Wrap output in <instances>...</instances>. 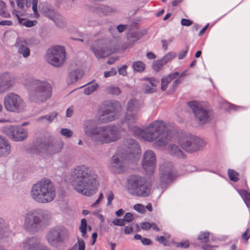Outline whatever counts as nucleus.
I'll list each match as a JSON object with an SVG mask.
<instances>
[{"mask_svg": "<svg viewBox=\"0 0 250 250\" xmlns=\"http://www.w3.org/2000/svg\"><path fill=\"white\" fill-rule=\"evenodd\" d=\"M126 108V112L123 123L127 125L129 130L135 136L149 142L158 139L154 144L157 147L164 146L168 143L171 132L164 121H154L144 129H141L134 125L139 119L141 108L140 102L135 99H131L128 102Z\"/></svg>", "mask_w": 250, "mask_h": 250, "instance_id": "nucleus-1", "label": "nucleus"}, {"mask_svg": "<svg viewBox=\"0 0 250 250\" xmlns=\"http://www.w3.org/2000/svg\"><path fill=\"white\" fill-rule=\"evenodd\" d=\"M72 185L78 193L90 196L98 188L97 175L94 170L86 165H80L73 169L71 174Z\"/></svg>", "mask_w": 250, "mask_h": 250, "instance_id": "nucleus-2", "label": "nucleus"}, {"mask_svg": "<svg viewBox=\"0 0 250 250\" xmlns=\"http://www.w3.org/2000/svg\"><path fill=\"white\" fill-rule=\"evenodd\" d=\"M83 128L85 134L97 145H103L114 142L120 138L119 127L113 125L97 126L95 120L84 121Z\"/></svg>", "mask_w": 250, "mask_h": 250, "instance_id": "nucleus-3", "label": "nucleus"}, {"mask_svg": "<svg viewBox=\"0 0 250 250\" xmlns=\"http://www.w3.org/2000/svg\"><path fill=\"white\" fill-rule=\"evenodd\" d=\"M51 218V213L47 210H32L25 215L23 229L30 234H35L46 227L48 221Z\"/></svg>", "mask_w": 250, "mask_h": 250, "instance_id": "nucleus-4", "label": "nucleus"}, {"mask_svg": "<svg viewBox=\"0 0 250 250\" xmlns=\"http://www.w3.org/2000/svg\"><path fill=\"white\" fill-rule=\"evenodd\" d=\"M56 195V188L47 178H43L35 184L31 190V196L37 203L46 204L52 202Z\"/></svg>", "mask_w": 250, "mask_h": 250, "instance_id": "nucleus-5", "label": "nucleus"}, {"mask_svg": "<svg viewBox=\"0 0 250 250\" xmlns=\"http://www.w3.org/2000/svg\"><path fill=\"white\" fill-rule=\"evenodd\" d=\"M129 146L126 147L124 158L119 154L115 155L112 157L110 167L115 173H121L125 169V160L135 161L138 159L141 154L139 144L134 140L130 139L128 140Z\"/></svg>", "mask_w": 250, "mask_h": 250, "instance_id": "nucleus-6", "label": "nucleus"}, {"mask_svg": "<svg viewBox=\"0 0 250 250\" xmlns=\"http://www.w3.org/2000/svg\"><path fill=\"white\" fill-rule=\"evenodd\" d=\"M52 87L45 80L35 79L30 82L28 98L30 102L42 103L46 102L52 95Z\"/></svg>", "mask_w": 250, "mask_h": 250, "instance_id": "nucleus-7", "label": "nucleus"}, {"mask_svg": "<svg viewBox=\"0 0 250 250\" xmlns=\"http://www.w3.org/2000/svg\"><path fill=\"white\" fill-rule=\"evenodd\" d=\"M150 184L144 177L134 174L128 178V191L132 195L147 197L150 194Z\"/></svg>", "mask_w": 250, "mask_h": 250, "instance_id": "nucleus-8", "label": "nucleus"}, {"mask_svg": "<svg viewBox=\"0 0 250 250\" xmlns=\"http://www.w3.org/2000/svg\"><path fill=\"white\" fill-rule=\"evenodd\" d=\"M122 112V106L115 100L104 103L99 113V119L102 123L112 122L118 119Z\"/></svg>", "mask_w": 250, "mask_h": 250, "instance_id": "nucleus-9", "label": "nucleus"}, {"mask_svg": "<svg viewBox=\"0 0 250 250\" xmlns=\"http://www.w3.org/2000/svg\"><path fill=\"white\" fill-rule=\"evenodd\" d=\"M68 237V230L62 226H56L50 229L45 236L48 243L56 248L67 240Z\"/></svg>", "mask_w": 250, "mask_h": 250, "instance_id": "nucleus-10", "label": "nucleus"}, {"mask_svg": "<svg viewBox=\"0 0 250 250\" xmlns=\"http://www.w3.org/2000/svg\"><path fill=\"white\" fill-rule=\"evenodd\" d=\"M178 142L184 150L190 153L198 151L205 146L202 139L190 134H186L180 138Z\"/></svg>", "mask_w": 250, "mask_h": 250, "instance_id": "nucleus-11", "label": "nucleus"}, {"mask_svg": "<svg viewBox=\"0 0 250 250\" xmlns=\"http://www.w3.org/2000/svg\"><path fill=\"white\" fill-rule=\"evenodd\" d=\"M4 104L7 111L13 112H21L24 110L25 107V103L21 97L13 92L6 95Z\"/></svg>", "mask_w": 250, "mask_h": 250, "instance_id": "nucleus-12", "label": "nucleus"}, {"mask_svg": "<svg viewBox=\"0 0 250 250\" xmlns=\"http://www.w3.org/2000/svg\"><path fill=\"white\" fill-rule=\"evenodd\" d=\"M46 59L51 65L59 67L62 65L65 59V52L64 47L56 46L48 50Z\"/></svg>", "mask_w": 250, "mask_h": 250, "instance_id": "nucleus-13", "label": "nucleus"}, {"mask_svg": "<svg viewBox=\"0 0 250 250\" xmlns=\"http://www.w3.org/2000/svg\"><path fill=\"white\" fill-rule=\"evenodd\" d=\"M176 172L172 163H165L160 167V181L162 188L166 187L176 177Z\"/></svg>", "mask_w": 250, "mask_h": 250, "instance_id": "nucleus-14", "label": "nucleus"}, {"mask_svg": "<svg viewBox=\"0 0 250 250\" xmlns=\"http://www.w3.org/2000/svg\"><path fill=\"white\" fill-rule=\"evenodd\" d=\"M188 104L191 108L195 118L199 121L200 124L203 125L211 120L212 117L211 111L199 106L198 103L195 101L189 102Z\"/></svg>", "mask_w": 250, "mask_h": 250, "instance_id": "nucleus-15", "label": "nucleus"}, {"mask_svg": "<svg viewBox=\"0 0 250 250\" xmlns=\"http://www.w3.org/2000/svg\"><path fill=\"white\" fill-rule=\"evenodd\" d=\"M2 131L7 137L14 141H22L28 136L27 131L20 126H6L3 127Z\"/></svg>", "mask_w": 250, "mask_h": 250, "instance_id": "nucleus-16", "label": "nucleus"}, {"mask_svg": "<svg viewBox=\"0 0 250 250\" xmlns=\"http://www.w3.org/2000/svg\"><path fill=\"white\" fill-rule=\"evenodd\" d=\"M20 246L22 250H50L34 236L27 237L22 241Z\"/></svg>", "mask_w": 250, "mask_h": 250, "instance_id": "nucleus-17", "label": "nucleus"}, {"mask_svg": "<svg viewBox=\"0 0 250 250\" xmlns=\"http://www.w3.org/2000/svg\"><path fill=\"white\" fill-rule=\"evenodd\" d=\"M156 159L152 150H147L143 154L142 167L148 174L153 173L156 166Z\"/></svg>", "mask_w": 250, "mask_h": 250, "instance_id": "nucleus-18", "label": "nucleus"}, {"mask_svg": "<svg viewBox=\"0 0 250 250\" xmlns=\"http://www.w3.org/2000/svg\"><path fill=\"white\" fill-rule=\"evenodd\" d=\"M15 83L14 77L8 73L0 75V94L9 90Z\"/></svg>", "mask_w": 250, "mask_h": 250, "instance_id": "nucleus-19", "label": "nucleus"}, {"mask_svg": "<svg viewBox=\"0 0 250 250\" xmlns=\"http://www.w3.org/2000/svg\"><path fill=\"white\" fill-rule=\"evenodd\" d=\"M101 41H96L90 45L92 51L94 53L97 58H104L110 55L112 51L107 47H102L101 45Z\"/></svg>", "mask_w": 250, "mask_h": 250, "instance_id": "nucleus-20", "label": "nucleus"}, {"mask_svg": "<svg viewBox=\"0 0 250 250\" xmlns=\"http://www.w3.org/2000/svg\"><path fill=\"white\" fill-rule=\"evenodd\" d=\"M28 41L23 38H17L15 43L18 53L24 58H27L30 55V50L28 46Z\"/></svg>", "mask_w": 250, "mask_h": 250, "instance_id": "nucleus-21", "label": "nucleus"}, {"mask_svg": "<svg viewBox=\"0 0 250 250\" xmlns=\"http://www.w3.org/2000/svg\"><path fill=\"white\" fill-rule=\"evenodd\" d=\"M47 141L37 140L34 142L28 151L30 153L35 155L46 154Z\"/></svg>", "mask_w": 250, "mask_h": 250, "instance_id": "nucleus-22", "label": "nucleus"}, {"mask_svg": "<svg viewBox=\"0 0 250 250\" xmlns=\"http://www.w3.org/2000/svg\"><path fill=\"white\" fill-rule=\"evenodd\" d=\"M47 156H53L61 152L63 148V143L61 141H47Z\"/></svg>", "mask_w": 250, "mask_h": 250, "instance_id": "nucleus-23", "label": "nucleus"}, {"mask_svg": "<svg viewBox=\"0 0 250 250\" xmlns=\"http://www.w3.org/2000/svg\"><path fill=\"white\" fill-rule=\"evenodd\" d=\"M209 232H201L198 236L197 244L204 250H214V246H210L209 243Z\"/></svg>", "mask_w": 250, "mask_h": 250, "instance_id": "nucleus-24", "label": "nucleus"}, {"mask_svg": "<svg viewBox=\"0 0 250 250\" xmlns=\"http://www.w3.org/2000/svg\"><path fill=\"white\" fill-rule=\"evenodd\" d=\"M95 12L101 17L108 16L117 12L116 9L110 6L100 5L95 7Z\"/></svg>", "mask_w": 250, "mask_h": 250, "instance_id": "nucleus-25", "label": "nucleus"}, {"mask_svg": "<svg viewBox=\"0 0 250 250\" xmlns=\"http://www.w3.org/2000/svg\"><path fill=\"white\" fill-rule=\"evenodd\" d=\"M167 151L169 155L177 158L184 159L185 158L184 152L178 146L175 144H169L167 148Z\"/></svg>", "mask_w": 250, "mask_h": 250, "instance_id": "nucleus-26", "label": "nucleus"}, {"mask_svg": "<svg viewBox=\"0 0 250 250\" xmlns=\"http://www.w3.org/2000/svg\"><path fill=\"white\" fill-rule=\"evenodd\" d=\"M11 152V146L8 141L0 136V157L9 155Z\"/></svg>", "mask_w": 250, "mask_h": 250, "instance_id": "nucleus-27", "label": "nucleus"}, {"mask_svg": "<svg viewBox=\"0 0 250 250\" xmlns=\"http://www.w3.org/2000/svg\"><path fill=\"white\" fill-rule=\"evenodd\" d=\"M11 233L12 230L8 224L3 219L0 218V239L8 237Z\"/></svg>", "mask_w": 250, "mask_h": 250, "instance_id": "nucleus-28", "label": "nucleus"}, {"mask_svg": "<svg viewBox=\"0 0 250 250\" xmlns=\"http://www.w3.org/2000/svg\"><path fill=\"white\" fill-rule=\"evenodd\" d=\"M39 8L40 12L43 15L51 20L54 18V17L56 16V15L57 14V13L51 8L50 6L45 3H41L39 5Z\"/></svg>", "mask_w": 250, "mask_h": 250, "instance_id": "nucleus-29", "label": "nucleus"}, {"mask_svg": "<svg viewBox=\"0 0 250 250\" xmlns=\"http://www.w3.org/2000/svg\"><path fill=\"white\" fill-rule=\"evenodd\" d=\"M83 75V72L80 69H76L70 71L67 77V83L71 84L77 82L81 79Z\"/></svg>", "mask_w": 250, "mask_h": 250, "instance_id": "nucleus-30", "label": "nucleus"}, {"mask_svg": "<svg viewBox=\"0 0 250 250\" xmlns=\"http://www.w3.org/2000/svg\"><path fill=\"white\" fill-rule=\"evenodd\" d=\"M179 73L178 72H175L173 73L169 74L166 77H163L161 79V89L163 91H165L167 88V85L172 80L175 79Z\"/></svg>", "mask_w": 250, "mask_h": 250, "instance_id": "nucleus-31", "label": "nucleus"}, {"mask_svg": "<svg viewBox=\"0 0 250 250\" xmlns=\"http://www.w3.org/2000/svg\"><path fill=\"white\" fill-rule=\"evenodd\" d=\"M57 112H53L49 114L38 117L36 121L42 124H50L57 117Z\"/></svg>", "mask_w": 250, "mask_h": 250, "instance_id": "nucleus-32", "label": "nucleus"}, {"mask_svg": "<svg viewBox=\"0 0 250 250\" xmlns=\"http://www.w3.org/2000/svg\"><path fill=\"white\" fill-rule=\"evenodd\" d=\"M238 192L246 205L248 208H250V193L245 189L238 190Z\"/></svg>", "mask_w": 250, "mask_h": 250, "instance_id": "nucleus-33", "label": "nucleus"}, {"mask_svg": "<svg viewBox=\"0 0 250 250\" xmlns=\"http://www.w3.org/2000/svg\"><path fill=\"white\" fill-rule=\"evenodd\" d=\"M52 20L54 22L57 26L59 28H63L66 26V22L64 19L60 14L57 13L56 16Z\"/></svg>", "mask_w": 250, "mask_h": 250, "instance_id": "nucleus-34", "label": "nucleus"}, {"mask_svg": "<svg viewBox=\"0 0 250 250\" xmlns=\"http://www.w3.org/2000/svg\"><path fill=\"white\" fill-rule=\"evenodd\" d=\"M132 68L136 72H142L145 70V64L142 61H136L133 63Z\"/></svg>", "mask_w": 250, "mask_h": 250, "instance_id": "nucleus-35", "label": "nucleus"}, {"mask_svg": "<svg viewBox=\"0 0 250 250\" xmlns=\"http://www.w3.org/2000/svg\"><path fill=\"white\" fill-rule=\"evenodd\" d=\"M105 92L112 95L118 96L121 94V90L117 86H110L106 88Z\"/></svg>", "mask_w": 250, "mask_h": 250, "instance_id": "nucleus-36", "label": "nucleus"}, {"mask_svg": "<svg viewBox=\"0 0 250 250\" xmlns=\"http://www.w3.org/2000/svg\"><path fill=\"white\" fill-rule=\"evenodd\" d=\"M87 221L85 219H82L81 220V225L79 227V229L82 233V235L83 238H87L88 235L86 234L87 232Z\"/></svg>", "mask_w": 250, "mask_h": 250, "instance_id": "nucleus-37", "label": "nucleus"}, {"mask_svg": "<svg viewBox=\"0 0 250 250\" xmlns=\"http://www.w3.org/2000/svg\"><path fill=\"white\" fill-rule=\"evenodd\" d=\"M228 174L229 179L234 182H237L239 180L238 176L239 173L233 169H229L228 170Z\"/></svg>", "mask_w": 250, "mask_h": 250, "instance_id": "nucleus-38", "label": "nucleus"}, {"mask_svg": "<svg viewBox=\"0 0 250 250\" xmlns=\"http://www.w3.org/2000/svg\"><path fill=\"white\" fill-rule=\"evenodd\" d=\"M98 84L96 83H92L89 84L84 89V94L85 95H89L95 90H96L97 87L98 86Z\"/></svg>", "mask_w": 250, "mask_h": 250, "instance_id": "nucleus-39", "label": "nucleus"}, {"mask_svg": "<svg viewBox=\"0 0 250 250\" xmlns=\"http://www.w3.org/2000/svg\"><path fill=\"white\" fill-rule=\"evenodd\" d=\"M165 65L163 62L160 59L153 62L152 68L156 71H159L162 69L163 66Z\"/></svg>", "mask_w": 250, "mask_h": 250, "instance_id": "nucleus-40", "label": "nucleus"}, {"mask_svg": "<svg viewBox=\"0 0 250 250\" xmlns=\"http://www.w3.org/2000/svg\"><path fill=\"white\" fill-rule=\"evenodd\" d=\"M142 37L141 33L137 31L131 32L128 35V39L132 42L137 41L139 40Z\"/></svg>", "mask_w": 250, "mask_h": 250, "instance_id": "nucleus-41", "label": "nucleus"}, {"mask_svg": "<svg viewBox=\"0 0 250 250\" xmlns=\"http://www.w3.org/2000/svg\"><path fill=\"white\" fill-rule=\"evenodd\" d=\"M176 57V54L174 52H169L165 55L160 60L166 64L171 59Z\"/></svg>", "mask_w": 250, "mask_h": 250, "instance_id": "nucleus-42", "label": "nucleus"}, {"mask_svg": "<svg viewBox=\"0 0 250 250\" xmlns=\"http://www.w3.org/2000/svg\"><path fill=\"white\" fill-rule=\"evenodd\" d=\"M60 133L67 138H70L73 134L72 131L68 128H62L60 130Z\"/></svg>", "mask_w": 250, "mask_h": 250, "instance_id": "nucleus-43", "label": "nucleus"}, {"mask_svg": "<svg viewBox=\"0 0 250 250\" xmlns=\"http://www.w3.org/2000/svg\"><path fill=\"white\" fill-rule=\"evenodd\" d=\"M37 5H38V0H32V9L34 12L35 17L36 18H38L39 17V14L38 12V10H37Z\"/></svg>", "mask_w": 250, "mask_h": 250, "instance_id": "nucleus-44", "label": "nucleus"}, {"mask_svg": "<svg viewBox=\"0 0 250 250\" xmlns=\"http://www.w3.org/2000/svg\"><path fill=\"white\" fill-rule=\"evenodd\" d=\"M124 221L125 222H131L134 220V216L130 212L126 213L124 217Z\"/></svg>", "mask_w": 250, "mask_h": 250, "instance_id": "nucleus-45", "label": "nucleus"}, {"mask_svg": "<svg viewBox=\"0 0 250 250\" xmlns=\"http://www.w3.org/2000/svg\"><path fill=\"white\" fill-rule=\"evenodd\" d=\"M112 223L115 226H124L125 223L123 219H115L112 221Z\"/></svg>", "mask_w": 250, "mask_h": 250, "instance_id": "nucleus-46", "label": "nucleus"}, {"mask_svg": "<svg viewBox=\"0 0 250 250\" xmlns=\"http://www.w3.org/2000/svg\"><path fill=\"white\" fill-rule=\"evenodd\" d=\"M117 73L116 70L115 68H112L109 71H105L104 72V76L105 78H107L111 76L115 75Z\"/></svg>", "mask_w": 250, "mask_h": 250, "instance_id": "nucleus-47", "label": "nucleus"}, {"mask_svg": "<svg viewBox=\"0 0 250 250\" xmlns=\"http://www.w3.org/2000/svg\"><path fill=\"white\" fill-rule=\"evenodd\" d=\"M182 82V79H180V78H178V79H177L176 80H175L172 83L171 87H170V88L171 89V90L172 91H174L177 86L180 84Z\"/></svg>", "mask_w": 250, "mask_h": 250, "instance_id": "nucleus-48", "label": "nucleus"}, {"mask_svg": "<svg viewBox=\"0 0 250 250\" xmlns=\"http://www.w3.org/2000/svg\"><path fill=\"white\" fill-rule=\"evenodd\" d=\"M176 246L177 248L186 249L189 247V243L188 241L178 242Z\"/></svg>", "mask_w": 250, "mask_h": 250, "instance_id": "nucleus-49", "label": "nucleus"}, {"mask_svg": "<svg viewBox=\"0 0 250 250\" xmlns=\"http://www.w3.org/2000/svg\"><path fill=\"white\" fill-rule=\"evenodd\" d=\"M133 208L135 210L140 213H143L145 211L144 206L140 204L135 205Z\"/></svg>", "mask_w": 250, "mask_h": 250, "instance_id": "nucleus-50", "label": "nucleus"}, {"mask_svg": "<svg viewBox=\"0 0 250 250\" xmlns=\"http://www.w3.org/2000/svg\"><path fill=\"white\" fill-rule=\"evenodd\" d=\"M181 23L183 26H188L191 25L193 23V22L192 21L188 19H182Z\"/></svg>", "mask_w": 250, "mask_h": 250, "instance_id": "nucleus-51", "label": "nucleus"}, {"mask_svg": "<svg viewBox=\"0 0 250 250\" xmlns=\"http://www.w3.org/2000/svg\"><path fill=\"white\" fill-rule=\"evenodd\" d=\"M107 205H109L111 204L112 201L114 199V194L113 193L109 191L107 193Z\"/></svg>", "mask_w": 250, "mask_h": 250, "instance_id": "nucleus-52", "label": "nucleus"}, {"mask_svg": "<svg viewBox=\"0 0 250 250\" xmlns=\"http://www.w3.org/2000/svg\"><path fill=\"white\" fill-rule=\"evenodd\" d=\"M155 91L154 88L151 87L150 86L146 85L144 87V92L146 94L153 93Z\"/></svg>", "mask_w": 250, "mask_h": 250, "instance_id": "nucleus-53", "label": "nucleus"}, {"mask_svg": "<svg viewBox=\"0 0 250 250\" xmlns=\"http://www.w3.org/2000/svg\"><path fill=\"white\" fill-rule=\"evenodd\" d=\"M77 243L79 245V250H85V243L83 240L78 238Z\"/></svg>", "mask_w": 250, "mask_h": 250, "instance_id": "nucleus-54", "label": "nucleus"}, {"mask_svg": "<svg viewBox=\"0 0 250 250\" xmlns=\"http://www.w3.org/2000/svg\"><path fill=\"white\" fill-rule=\"evenodd\" d=\"M0 15L6 18H8L10 17V14L6 11V7L0 10Z\"/></svg>", "mask_w": 250, "mask_h": 250, "instance_id": "nucleus-55", "label": "nucleus"}, {"mask_svg": "<svg viewBox=\"0 0 250 250\" xmlns=\"http://www.w3.org/2000/svg\"><path fill=\"white\" fill-rule=\"evenodd\" d=\"M151 227V224L148 222L143 223L141 225V228L144 230H148Z\"/></svg>", "mask_w": 250, "mask_h": 250, "instance_id": "nucleus-56", "label": "nucleus"}, {"mask_svg": "<svg viewBox=\"0 0 250 250\" xmlns=\"http://www.w3.org/2000/svg\"><path fill=\"white\" fill-rule=\"evenodd\" d=\"M188 47H187L186 49L185 50H183L181 52H180V53L179 54V55H178L179 59H180V60L183 59L186 57V56L188 53Z\"/></svg>", "mask_w": 250, "mask_h": 250, "instance_id": "nucleus-57", "label": "nucleus"}, {"mask_svg": "<svg viewBox=\"0 0 250 250\" xmlns=\"http://www.w3.org/2000/svg\"><path fill=\"white\" fill-rule=\"evenodd\" d=\"M36 22V21H26L22 23V24L27 27H31L34 25V22Z\"/></svg>", "mask_w": 250, "mask_h": 250, "instance_id": "nucleus-58", "label": "nucleus"}, {"mask_svg": "<svg viewBox=\"0 0 250 250\" xmlns=\"http://www.w3.org/2000/svg\"><path fill=\"white\" fill-rule=\"evenodd\" d=\"M242 237L244 240H245L246 241L250 238V232L249 229H247L246 231L242 234Z\"/></svg>", "mask_w": 250, "mask_h": 250, "instance_id": "nucleus-59", "label": "nucleus"}, {"mask_svg": "<svg viewBox=\"0 0 250 250\" xmlns=\"http://www.w3.org/2000/svg\"><path fill=\"white\" fill-rule=\"evenodd\" d=\"M127 66L126 65H124L122 67L118 69V72L119 74L122 75L123 76H125L126 74V69Z\"/></svg>", "mask_w": 250, "mask_h": 250, "instance_id": "nucleus-60", "label": "nucleus"}, {"mask_svg": "<svg viewBox=\"0 0 250 250\" xmlns=\"http://www.w3.org/2000/svg\"><path fill=\"white\" fill-rule=\"evenodd\" d=\"M25 0H16L18 8L22 9L24 7Z\"/></svg>", "mask_w": 250, "mask_h": 250, "instance_id": "nucleus-61", "label": "nucleus"}, {"mask_svg": "<svg viewBox=\"0 0 250 250\" xmlns=\"http://www.w3.org/2000/svg\"><path fill=\"white\" fill-rule=\"evenodd\" d=\"M13 24V22L11 21H2L0 22V25L2 26H11Z\"/></svg>", "mask_w": 250, "mask_h": 250, "instance_id": "nucleus-62", "label": "nucleus"}, {"mask_svg": "<svg viewBox=\"0 0 250 250\" xmlns=\"http://www.w3.org/2000/svg\"><path fill=\"white\" fill-rule=\"evenodd\" d=\"M141 242L144 245H149L151 243L150 239L146 238H143Z\"/></svg>", "mask_w": 250, "mask_h": 250, "instance_id": "nucleus-63", "label": "nucleus"}, {"mask_svg": "<svg viewBox=\"0 0 250 250\" xmlns=\"http://www.w3.org/2000/svg\"><path fill=\"white\" fill-rule=\"evenodd\" d=\"M133 229L131 227L126 226L124 228V232L126 234H129L132 233Z\"/></svg>", "mask_w": 250, "mask_h": 250, "instance_id": "nucleus-64", "label": "nucleus"}]
</instances>
